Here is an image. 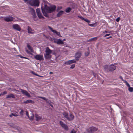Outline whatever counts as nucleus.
<instances>
[{
  "mask_svg": "<svg viewBox=\"0 0 133 133\" xmlns=\"http://www.w3.org/2000/svg\"><path fill=\"white\" fill-rule=\"evenodd\" d=\"M49 29H50L51 30V31L52 32H53V30H53V29H52V28H51V27H50V26H49Z\"/></svg>",
  "mask_w": 133,
  "mask_h": 133,
  "instance_id": "nucleus-42",
  "label": "nucleus"
},
{
  "mask_svg": "<svg viewBox=\"0 0 133 133\" xmlns=\"http://www.w3.org/2000/svg\"><path fill=\"white\" fill-rule=\"evenodd\" d=\"M59 123L60 125L63 128L67 130H68V127L66 125L61 121Z\"/></svg>",
  "mask_w": 133,
  "mask_h": 133,
  "instance_id": "nucleus-11",
  "label": "nucleus"
},
{
  "mask_svg": "<svg viewBox=\"0 0 133 133\" xmlns=\"http://www.w3.org/2000/svg\"><path fill=\"white\" fill-rule=\"evenodd\" d=\"M128 88H129L128 90H129V91L130 92H133V88L131 87H130V86Z\"/></svg>",
  "mask_w": 133,
  "mask_h": 133,
  "instance_id": "nucleus-27",
  "label": "nucleus"
},
{
  "mask_svg": "<svg viewBox=\"0 0 133 133\" xmlns=\"http://www.w3.org/2000/svg\"><path fill=\"white\" fill-rule=\"evenodd\" d=\"M62 9V6H58L57 8V11H58Z\"/></svg>",
  "mask_w": 133,
  "mask_h": 133,
  "instance_id": "nucleus-29",
  "label": "nucleus"
},
{
  "mask_svg": "<svg viewBox=\"0 0 133 133\" xmlns=\"http://www.w3.org/2000/svg\"><path fill=\"white\" fill-rule=\"evenodd\" d=\"M13 115H12V113L9 115V116L11 117H12V116H13Z\"/></svg>",
  "mask_w": 133,
  "mask_h": 133,
  "instance_id": "nucleus-50",
  "label": "nucleus"
},
{
  "mask_svg": "<svg viewBox=\"0 0 133 133\" xmlns=\"http://www.w3.org/2000/svg\"><path fill=\"white\" fill-rule=\"evenodd\" d=\"M89 54V51H88L87 52H85V55L86 56H88Z\"/></svg>",
  "mask_w": 133,
  "mask_h": 133,
  "instance_id": "nucleus-32",
  "label": "nucleus"
},
{
  "mask_svg": "<svg viewBox=\"0 0 133 133\" xmlns=\"http://www.w3.org/2000/svg\"><path fill=\"white\" fill-rule=\"evenodd\" d=\"M56 34L61 37H62L61 36L60 32H59L57 31Z\"/></svg>",
  "mask_w": 133,
  "mask_h": 133,
  "instance_id": "nucleus-37",
  "label": "nucleus"
},
{
  "mask_svg": "<svg viewBox=\"0 0 133 133\" xmlns=\"http://www.w3.org/2000/svg\"><path fill=\"white\" fill-rule=\"evenodd\" d=\"M65 39H63V40L62 41H65Z\"/></svg>",
  "mask_w": 133,
  "mask_h": 133,
  "instance_id": "nucleus-54",
  "label": "nucleus"
},
{
  "mask_svg": "<svg viewBox=\"0 0 133 133\" xmlns=\"http://www.w3.org/2000/svg\"><path fill=\"white\" fill-rule=\"evenodd\" d=\"M64 13V11L62 10L60 11L57 14V16L58 17H60Z\"/></svg>",
  "mask_w": 133,
  "mask_h": 133,
  "instance_id": "nucleus-20",
  "label": "nucleus"
},
{
  "mask_svg": "<svg viewBox=\"0 0 133 133\" xmlns=\"http://www.w3.org/2000/svg\"><path fill=\"white\" fill-rule=\"evenodd\" d=\"M75 65L74 64H73L70 67V68L71 69H73L75 68Z\"/></svg>",
  "mask_w": 133,
  "mask_h": 133,
  "instance_id": "nucleus-35",
  "label": "nucleus"
},
{
  "mask_svg": "<svg viewBox=\"0 0 133 133\" xmlns=\"http://www.w3.org/2000/svg\"><path fill=\"white\" fill-rule=\"evenodd\" d=\"M45 54L44 55V57L46 59H50L51 57L50 54L52 52V51L48 47H47L45 50Z\"/></svg>",
  "mask_w": 133,
  "mask_h": 133,
  "instance_id": "nucleus-2",
  "label": "nucleus"
},
{
  "mask_svg": "<svg viewBox=\"0 0 133 133\" xmlns=\"http://www.w3.org/2000/svg\"><path fill=\"white\" fill-rule=\"evenodd\" d=\"M2 94H0V96H1V95H2Z\"/></svg>",
  "mask_w": 133,
  "mask_h": 133,
  "instance_id": "nucleus-58",
  "label": "nucleus"
},
{
  "mask_svg": "<svg viewBox=\"0 0 133 133\" xmlns=\"http://www.w3.org/2000/svg\"><path fill=\"white\" fill-rule=\"evenodd\" d=\"M27 46L28 48L30 50V51L31 52H33L32 49V48H31V46H30L28 44L27 45Z\"/></svg>",
  "mask_w": 133,
  "mask_h": 133,
  "instance_id": "nucleus-26",
  "label": "nucleus"
},
{
  "mask_svg": "<svg viewBox=\"0 0 133 133\" xmlns=\"http://www.w3.org/2000/svg\"><path fill=\"white\" fill-rule=\"evenodd\" d=\"M53 33H55V34L56 33V32H57V31H56V30H53Z\"/></svg>",
  "mask_w": 133,
  "mask_h": 133,
  "instance_id": "nucleus-48",
  "label": "nucleus"
},
{
  "mask_svg": "<svg viewBox=\"0 0 133 133\" xmlns=\"http://www.w3.org/2000/svg\"><path fill=\"white\" fill-rule=\"evenodd\" d=\"M55 43L59 44H63V41L61 40L60 39H55L54 40Z\"/></svg>",
  "mask_w": 133,
  "mask_h": 133,
  "instance_id": "nucleus-4",
  "label": "nucleus"
},
{
  "mask_svg": "<svg viewBox=\"0 0 133 133\" xmlns=\"http://www.w3.org/2000/svg\"><path fill=\"white\" fill-rule=\"evenodd\" d=\"M32 73L34 74V75H36V76H39V75H37V74H36L34 73H33L32 72Z\"/></svg>",
  "mask_w": 133,
  "mask_h": 133,
  "instance_id": "nucleus-49",
  "label": "nucleus"
},
{
  "mask_svg": "<svg viewBox=\"0 0 133 133\" xmlns=\"http://www.w3.org/2000/svg\"><path fill=\"white\" fill-rule=\"evenodd\" d=\"M78 17L81 18V19L84 20L85 19L82 16H78Z\"/></svg>",
  "mask_w": 133,
  "mask_h": 133,
  "instance_id": "nucleus-40",
  "label": "nucleus"
},
{
  "mask_svg": "<svg viewBox=\"0 0 133 133\" xmlns=\"http://www.w3.org/2000/svg\"><path fill=\"white\" fill-rule=\"evenodd\" d=\"M88 25L91 27H95L96 25L95 24H89Z\"/></svg>",
  "mask_w": 133,
  "mask_h": 133,
  "instance_id": "nucleus-28",
  "label": "nucleus"
},
{
  "mask_svg": "<svg viewBox=\"0 0 133 133\" xmlns=\"http://www.w3.org/2000/svg\"><path fill=\"white\" fill-rule=\"evenodd\" d=\"M23 112H24L23 111V110H21V111L20 112V114L22 115H23Z\"/></svg>",
  "mask_w": 133,
  "mask_h": 133,
  "instance_id": "nucleus-38",
  "label": "nucleus"
},
{
  "mask_svg": "<svg viewBox=\"0 0 133 133\" xmlns=\"http://www.w3.org/2000/svg\"><path fill=\"white\" fill-rule=\"evenodd\" d=\"M70 133H76L75 131L74 130H72Z\"/></svg>",
  "mask_w": 133,
  "mask_h": 133,
  "instance_id": "nucleus-44",
  "label": "nucleus"
},
{
  "mask_svg": "<svg viewBox=\"0 0 133 133\" xmlns=\"http://www.w3.org/2000/svg\"><path fill=\"white\" fill-rule=\"evenodd\" d=\"M21 92L22 93L27 96L28 97H30V95L26 91L23 90L22 89H20Z\"/></svg>",
  "mask_w": 133,
  "mask_h": 133,
  "instance_id": "nucleus-6",
  "label": "nucleus"
},
{
  "mask_svg": "<svg viewBox=\"0 0 133 133\" xmlns=\"http://www.w3.org/2000/svg\"><path fill=\"white\" fill-rule=\"evenodd\" d=\"M6 98H15V97L13 94H10L6 96Z\"/></svg>",
  "mask_w": 133,
  "mask_h": 133,
  "instance_id": "nucleus-17",
  "label": "nucleus"
},
{
  "mask_svg": "<svg viewBox=\"0 0 133 133\" xmlns=\"http://www.w3.org/2000/svg\"><path fill=\"white\" fill-rule=\"evenodd\" d=\"M81 56V52H77L75 55V58L77 60H78L79 58Z\"/></svg>",
  "mask_w": 133,
  "mask_h": 133,
  "instance_id": "nucleus-9",
  "label": "nucleus"
},
{
  "mask_svg": "<svg viewBox=\"0 0 133 133\" xmlns=\"http://www.w3.org/2000/svg\"><path fill=\"white\" fill-rule=\"evenodd\" d=\"M34 58L37 60H41L43 59V56L41 55H37L34 56Z\"/></svg>",
  "mask_w": 133,
  "mask_h": 133,
  "instance_id": "nucleus-10",
  "label": "nucleus"
},
{
  "mask_svg": "<svg viewBox=\"0 0 133 133\" xmlns=\"http://www.w3.org/2000/svg\"><path fill=\"white\" fill-rule=\"evenodd\" d=\"M38 17L40 19H44V17L42 15L41 13H39L37 14Z\"/></svg>",
  "mask_w": 133,
  "mask_h": 133,
  "instance_id": "nucleus-21",
  "label": "nucleus"
},
{
  "mask_svg": "<svg viewBox=\"0 0 133 133\" xmlns=\"http://www.w3.org/2000/svg\"><path fill=\"white\" fill-rule=\"evenodd\" d=\"M36 12L37 14H38L39 13H41L40 10L38 8L36 9Z\"/></svg>",
  "mask_w": 133,
  "mask_h": 133,
  "instance_id": "nucleus-30",
  "label": "nucleus"
},
{
  "mask_svg": "<svg viewBox=\"0 0 133 133\" xmlns=\"http://www.w3.org/2000/svg\"><path fill=\"white\" fill-rule=\"evenodd\" d=\"M26 115L28 116V118H29V114H28V112L27 111H26Z\"/></svg>",
  "mask_w": 133,
  "mask_h": 133,
  "instance_id": "nucleus-45",
  "label": "nucleus"
},
{
  "mask_svg": "<svg viewBox=\"0 0 133 133\" xmlns=\"http://www.w3.org/2000/svg\"><path fill=\"white\" fill-rule=\"evenodd\" d=\"M25 51H26L28 53V54H29L30 53V52H29V51H28V50H27L26 49H25Z\"/></svg>",
  "mask_w": 133,
  "mask_h": 133,
  "instance_id": "nucleus-47",
  "label": "nucleus"
},
{
  "mask_svg": "<svg viewBox=\"0 0 133 133\" xmlns=\"http://www.w3.org/2000/svg\"><path fill=\"white\" fill-rule=\"evenodd\" d=\"M110 31H105L104 32V33H110Z\"/></svg>",
  "mask_w": 133,
  "mask_h": 133,
  "instance_id": "nucleus-43",
  "label": "nucleus"
},
{
  "mask_svg": "<svg viewBox=\"0 0 133 133\" xmlns=\"http://www.w3.org/2000/svg\"><path fill=\"white\" fill-rule=\"evenodd\" d=\"M120 79H122V80H123V78H122V76L120 77Z\"/></svg>",
  "mask_w": 133,
  "mask_h": 133,
  "instance_id": "nucleus-52",
  "label": "nucleus"
},
{
  "mask_svg": "<svg viewBox=\"0 0 133 133\" xmlns=\"http://www.w3.org/2000/svg\"><path fill=\"white\" fill-rule=\"evenodd\" d=\"M74 118V116L71 114H70L69 116H68L67 119L69 121H71Z\"/></svg>",
  "mask_w": 133,
  "mask_h": 133,
  "instance_id": "nucleus-15",
  "label": "nucleus"
},
{
  "mask_svg": "<svg viewBox=\"0 0 133 133\" xmlns=\"http://www.w3.org/2000/svg\"><path fill=\"white\" fill-rule=\"evenodd\" d=\"M7 92L6 91H5L1 93V94H2V95H4V94H7Z\"/></svg>",
  "mask_w": 133,
  "mask_h": 133,
  "instance_id": "nucleus-39",
  "label": "nucleus"
},
{
  "mask_svg": "<svg viewBox=\"0 0 133 133\" xmlns=\"http://www.w3.org/2000/svg\"><path fill=\"white\" fill-rule=\"evenodd\" d=\"M4 20L7 22L12 21L13 20V18L11 16H9L5 17Z\"/></svg>",
  "mask_w": 133,
  "mask_h": 133,
  "instance_id": "nucleus-8",
  "label": "nucleus"
},
{
  "mask_svg": "<svg viewBox=\"0 0 133 133\" xmlns=\"http://www.w3.org/2000/svg\"><path fill=\"white\" fill-rule=\"evenodd\" d=\"M34 102L31 100H27L26 101L24 102V103L27 104L28 103H33Z\"/></svg>",
  "mask_w": 133,
  "mask_h": 133,
  "instance_id": "nucleus-19",
  "label": "nucleus"
},
{
  "mask_svg": "<svg viewBox=\"0 0 133 133\" xmlns=\"http://www.w3.org/2000/svg\"><path fill=\"white\" fill-rule=\"evenodd\" d=\"M111 37H111V36H110V37H107V38H106V39H109V38H111Z\"/></svg>",
  "mask_w": 133,
  "mask_h": 133,
  "instance_id": "nucleus-51",
  "label": "nucleus"
},
{
  "mask_svg": "<svg viewBox=\"0 0 133 133\" xmlns=\"http://www.w3.org/2000/svg\"><path fill=\"white\" fill-rule=\"evenodd\" d=\"M107 66H105L104 67H107Z\"/></svg>",
  "mask_w": 133,
  "mask_h": 133,
  "instance_id": "nucleus-57",
  "label": "nucleus"
},
{
  "mask_svg": "<svg viewBox=\"0 0 133 133\" xmlns=\"http://www.w3.org/2000/svg\"><path fill=\"white\" fill-rule=\"evenodd\" d=\"M25 1H26L31 5L34 6H38L39 5V0H25Z\"/></svg>",
  "mask_w": 133,
  "mask_h": 133,
  "instance_id": "nucleus-3",
  "label": "nucleus"
},
{
  "mask_svg": "<svg viewBox=\"0 0 133 133\" xmlns=\"http://www.w3.org/2000/svg\"><path fill=\"white\" fill-rule=\"evenodd\" d=\"M44 3V6L43 5L41 7L42 12L45 17H48L47 13H51L54 11L56 9V6L54 5H50L49 6L48 5H49V3L46 0H43Z\"/></svg>",
  "mask_w": 133,
  "mask_h": 133,
  "instance_id": "nucleus-1",
  "label": "nucleus"
},
{
  "mask_svg": "<svg viewBox=\"0 0 133 133\" xmlns=\"http://www.w3.org/2000/svg\"><path fill=\"white\" fill-rule=\"evenodd\" d=\"M90 131V132H95L97 130V129L94 127H92L90 128L89 129Z\"/></svg>",
  "mask_w": 133,
  "mask_h": 133,
  "instance_id": "nucleus-14",
  "label": "nucleus"
},
{
  "mask_svg": "<svg viewBox=\"0 0 133 133\" xmlns=\"http://www.w3.org/2000/svg\"><path fill=\"white\" fill-rule=\"evenodd\" d=\"M76 62V61L75 59H73V60H69L68 61L66 62H65L64 64L66 65H69L70 64L73 63H75Z\"/></svg>",
  "mask_w": 133,
  "mask_h": 133,
  "instance_id": "nucleus-7",
  "label": "nucleus"
},
{
  "mask_svg": "<svg viewBox=\"0 0 133 133\" xmlns=\"http://www.w3.org/2000/svg\"><path fill=\"white\" fill-rule=\"evenodd\" d=\"M38 98H42V99L45 100H46V101H47V99H46V98H45L44 97H41V96H38Z\"/></svg>",
  "mask_w": 133,
  "mask_h": 133,
  "instance_id": "nucleus-33",
  "label": "nucleus"
},
{
  "mask_svg": "<svg viewBox=\"0 0 133 133\" xmlns=\"http://www.w3.org/2000/svg\"><path fill=\"white\" fill-rule=\"evenodd\" d=\"M63 115L67 119V118L68 115L67 112H64L63 113Z\"/></svg>",
  "mask_w": 133,
  "mask_h": 133,
  "instance_id": "nucleus-23",
  "label": "nucleus"
},
{
  "mask_svg": "<svg viewBox=\"0 0 133 133\" xmlns=\"http://www.w3.org/2000/svg\"><path fill=\"white\" fill-rule=\"evenodd\" d=\"M93 75L94 76H95V74L94 73H93Z\"/></svg>",
  "mask_w": 133,
  "mask_h": 133,
  "instance_id": "nucleus-55",
  "label": "nucleus"
},
{
  "mask_svg": "<svg viewBox=\"0 0 133 133\" xmlns=\"http://www.w3.org/2000/svg\"><path fill=\"white\" fill-rule=\"evenodd\" d=\"M110 35V34H106V35H105L104 36V37H106L107 36H109V35Z\"/></svg>",
  "mask_w": 133,
  "mask_h": 133,
  "instance_id": "nucleus-46",
  "label": "nucleus"
},
{
  "mask_svg": "<svg viewBox=\"0 0 133 133\" xmlns=\"http://www.w3.org/2000/svg\"><path fill=\"white\" fill-rule=\"evenodd\" d=\"M97 38L96 37H95L93 38H92L90 39H89V40L88 41H94L96 40L97 39Z\"/></svg>",
  "mask_w": 133,
  "mask_h": 133,
  "instance_id": "nucleus-24",
  "label": "nucleus"
},
{
  "mask_svg": "<svg viewBox=\"0 0 133 133\" xmlns=\"http://www.w3.org/2000/svg\"><path fill=\"white\" fill-rule=\"evenodd\" d=\"M116 66L113 65H111L109 66L108 68L109 70L111 71H113L116 69Z\"/></svg>",
  "mask_w": 133,
  "mask_h": 133,
  "instance_id": "nucleus-12",
  "label": "nucleus"
},
{
  "mask_svg": "<svg viewBox=\"0 0 133 133\" xmlns=\"http://www.w3.org/2000/svg\"><path fill=\"white\" fill-rule=\"evenodd\" d=\"M84 21L85 22L89 23L90 22V21L89 20H88L87 19H86L85 18L84 19Z\"/></svg>",
  "mask_w": 133,
  "mask_h": 133,
  "instance_id": "nucleus-36",
  "label": "nucleus"
},
{
  "mask_svg": "<svg viewBox=\"0 0 133 133\" xmlns=\"http://www.w3.org/2000/svg\"><path fill=\"white\" fill-rule=\"evenodd\" d=\"M28 32L29 33L33 34L34 33L33 30L29 26L28 27Z\"/></svg>",
  "mask_w": 133,
  "mask_h": 133,
  "instance_id": "nucleus-18",
  "label": "nucleus"
},
{
  "mask_svg": "<svg viewBox=\"0 0 133 133\" xmlns=\"http://www.w3.org/2000/svg\"><path fill=\"white\" fill-rule=\"evenodd\" d=\"M39 76L40 77H43V76H39Z\"/></svg>",
  "mask_w": 133,
  "mask_h": 133,
  "instance_id": "nucleus-56",
  "label": "nucleus"
},
{
  "mask_svg": "<svg viewBox=\"0 0 133 133\" xmlns=\"http://www.w3.org/2000/svg\"><path fill=\"white\" fill-rule=\"evenodd\" d=\"M35 119L36 121H39L42 118V117L39 115L36 114L35 115Z\"/></svg>",
  "mask_w": 133,
  "mask_h": 133,
  "instance_id": "nucleus-16",
  "label": "nucleus"
},
{
  "mask_svg": "<svg viewBox=\"0 0 133 133\" xmlns=\"http://www.w3.org/2000/svg\"><path fill=\"white\" fill-rule=\"evenodd\" d=\"M30 115L31 116L29 117V118L30 120H33L34 119V115L32 113H31Z\"/></svg>",
  "mask_w": 133,
  "mask_h": 133,
  "instance_id": "nucleus-22",
  "label": "nucleus"
},
{
  "mask_svg": "<svg viewBox=\"0 0 133 133\" xmlns=\"http://www.w3.org/2000/svg\"><path fill=\"white\" fill-rule=\"evenodd\" d=\"M71 10V9L70 8L68 7L65 9V11L67 13H68Z\"/></svg>",
  "mask_w": 133,
  "mask_h": 133,
  "instance_id": "nucleus-25",
  "label": "nucleus"
},
{
  "mask_svg": "<svg viewBox=\"0 0 133 133\" xmlns=\"http://www.w3.org/2000/svg\"><path fill=\"white\" fill-rule=\"evenodd\" d=\"M53 73L52 72H50L49 73V74H53Z\"/></svg>",
  "mask_w": 133,
  "mask_h": 133,
  "instance_id": "nucleus-53",
  "label": "nucleus"
},
{
  "mask_svg": "<svg viewBox=\"0 0 133 133\" xmlns=\"http://www.w3.org/2000/svg\"><path fill=\"white\" fill-rule=\"evenodd\" d=\"M12 28L18 31H20L21 30V28L17 24H14L13 25Z\"/></svg>",
  "mask_w": 133,
  "mask_h": 133,
  "instance_id": "nucleus-5",
  "label": "nucleus"
},
{
  "mask_svg": "<svg viewBox=\"0 0 133 133\" xmlns=\"http://www.w3.org/2000/svg\"><path fill=\"white\" fill-rule=\"evenodd\" d=\"M22 57V58H24V57Z\"/></svg>",
  "mask_w": 133,
  "mask_h": 133,
  "instance_id": "nucleus-59",
  "label": "nucleus"
},
{
  "mask_svg": "<svg viewBox=\"0 0 133 133\" xmlns=\"http://www.w3.org/2000/svg\"><path fill=\"white\" fill-rule=\"evenodd\" d=\"M124 82L126 83V85L128 87H130L129 84L126 81H125Z\"/></svg>",
  "mask_w": 133,
  "mask_h": 133,
  "instance_id": "nucleus-34",
  "label": "nucleus"
},
{
  "mask_svg": "<svg viewBox=\"0 0 133 133\" xmlns=\"http://www.w3.org/2000/svg\"><path fill=\"white\" fill-rule=\"evenodd\" d=\"M30 12L31 14L33 15L34 17H35L36 16V15L35 14V11L33 9L30 8Z\"/></svg>",
  "mask_w": 133,
  "mask_h": 133,
  "instance_id": "nucleus-13",
  "label": "nucleus"
},
{
  "mask_svg": "<svg viewBox=\"0 0 133 133\" xmlns=\"http://www.w3.org/2000/svg\"><path fill=\"white\" fill-rule=\"evenodd\" d=\"M120 18L119 17H118L116 19V21L117 22H119V20H120Z\"/></svg>",
  "mask_w": 133,
  "mask_h": 133,
  "instance_id": "nucleus-41",
  "label": "nucleus"
},
{
  "mask_svg": "<svg viewBox=\"0 0 133 133\" xmlns=\"http://www.w3.org/2000/svg\"><path fill=\"white\" fill-rule=\"evenodd\" d=\"M12 115L15 117L17 116L18 115V114L17 112L15 113H12Z\"/></svg>",
  "mask_w": 133,
  "mask_h": 133,
  "instance_id": "nucleus-31",
  "label": "nucleus"
}]
</instances>
